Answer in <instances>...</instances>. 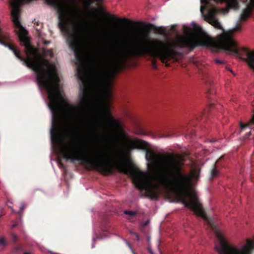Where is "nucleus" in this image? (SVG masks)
Here are the masks:
<instances>
[{
	"instance_id": "f257e3e1",
	"label": "nucleus",
	"mask_w": 254,
	"mask_h": 254,
	"mask_svg": "<svg viewBox=\"0 0 254 254\" xmlns=\"http://www.w3.org/2000/svg\"><path fill=\"white\" fill-rule=\"evenodd\" d=\"M12 7L11 16L14 27L18 30L21 36L20 40L25 47L27 58L21 56L20 52L9 43V34L0 28V44L11 50L14 55L23 62L24 65L32 69L37 75L36 80L38 85L48 92L52 118L60 110L59 99L61 98V92L59 85L60 78L56 72L55 67L52 66L48 61L41 58L38 52L29 42L26 37L27 31L22 26L20 21L19 6L24 3L33 0H9ZM49 5L57 8L59 18V26L67 35V42L69 48L73 52L75 58L81 61L80 37L78 32L79 28V18L77 10L67 9L71 0H46Z\"/></svg>"
},
{
	"instance_id": "f03ea898",
	"label": "nucleus",
	"mask_w": 254,
	"mask_h": 254,
	"mask_svg": "<svg viewBox=\"0 0 254 254\" xmlns=\"http://www.w3.org/2000/svg\"><path fill=\"white\" fill-rule=\"evenodd\" d=\"M126 140L127 143V149L128 153L134 149L146 151L145 158L149 162L150 167L153 170H157V174L153 178V180H150L143 172L138 169H131L122 154H118L116 157H113L107 150L98 149L93 155H84L83 144L80 141H75L74 140L61 142L60 149L61 153L66 160L79 161L89 170L97 171L103 175H108L113 174L114 169H116L120 173L130 175L136 187L141 191L144 190L146 197L153 199L149 196L147 189L141 186L140 177L143 176V178L151 184H160L158 178L161 171L160 168L162 158L164 155L169 153L163 155L160 163L158 164V155L153 151L148 149V144L146 141L140 139H130L128 138H127Z\"/></svg>"
},
{
	"instance_id": "7ed1b4c3",
	"label": "nucleus",
	"mask_w": 254,
	"mask_h": 254,
	"mask_svg": "<svg viewBox=\"0 0 254 254\" xmlns=\"http://www.w3.org/2000/svg\"><path fill=\"white\" fill-rule=\"evenodd\" d=\"M184 159L183 157L174 154L164 155L162 158L161 172L159 177L160 184L149 183L141 176V186L147 189L149 196L153 199H158L161 188H171L178 192L187 191L190 186L193 178L197 180L199 172L196 170L191 171V174L184 173L183 166Z\"/></svg>"
},
{
	"instance_id": "20e7f679",
	"label": "nucleus",
	"mask_w": 254,
	"mask_h": 254,
	"mask_svg": "<svg viewBox=\"0 0 254 254\" xmlns=\"http://www.w3.org/2000/svg\"><path fill=\"white\" fill-rule=\"evenodd\" d=\"M101 10H102V11H103V12H104V13L106 17L111 18L112 20L116 21L118 22L126 24H133L135 23L142 28V29L135 31L131 35V40L132 42H135V41H136L135 35H136V33H137V32L138 31H142V30H145V31H148L149 33H150L149 31L150 30H154L155 32V33H156L157 34H161L163 35H165L166 34L165 29L163 27H157L156 26L154 25V24H153L152 23H145L144 22H142V21L134 22L132 20H130L127 18H119L115 15H112V14L105 13L104 12L103 9H101Z\"/></svg>"
},
{
	"instance_id": "39448f33",
	"label": "nucleus",
	"mask_w": 254,
	"mask_h": 254,
	"mask_svg": "<svg viewBox=\"0 0 254 254\" xmlns=\"http://www.w3.org/2000/svg\"><path fill=\"white\" fill-rule=\"evenodd\" d=\"M102 113L106 117L108 126L114 128L112 132L113 135L116 137H120L124 135L125 132L122 124L112 116L110 113L109 105H107L105 110H103Z\"/></svg>"
},
{
	"instance_id": "423d86ee",
	"label": "nucleus",
	"mask_w": 254,
	"mask_h": 254,
	"mask_svg": "<svg viewBox=\"0 0 254 254\" xmlns=\"http://www.w3.org/2000/svg\"><path fill=\"white\" fill-rule=\"evenodd\" d=\"M212 0H200L202 4L205 5H208ZM216 2L226 3L228 8L225 9V10L228 11V9L232 8L234 9H238L239 8V4L238 0H214Z\"/></svg>"
},
{
	"instance_id": "0eeeda50",
	"label": "nucleus",
	"mask_w": 254,
	"mask_h": 254,
	"mask_svg": "<svg viewBox=\"0 0 254 254\" xmlns=\"http://www.w3.org/2000/svg\"><path fill=\"white\" fill-rule=\"evenodd\" d=\"M220 11H221V9L215 8V7L212 8L209 10V14L210 15L209 22L214 27H215L217 29H221L223 31V32H225V30L223 28L220 23L214 16V15L217 14Z\"/></svg>"
},
{
	"instance_id": "6e6552de",
	"label": "nucleus",
	"mask_w": 254,
	"mask_h": 254,
	"mask_svg": "<svg viewBox=\"0 0 254 254\" xmlns=\"http://www.w3.org/2000/svg\"><path fill=\"white\" fill-rule=\"evenodd\" d=\"M177 136L175 130L172 128H166L164 129L162 133H161L160 136L161 137H174Z\"/></svg>"
},
{
	"instance_id": "1a4fd4ad",
	"label": "nucleus",
	"mask_w": 254,
	"mask_h": 254,
	"mask_svg": "<svg viewBox=\"0 0 254 254\" xmlns=\"http://www.w3.org/2000/svg\"><path fill=\"white\" fill-rule=\"evenodd\" d=\"M252 8L249 7H248L243 9L242 13L240 15V20L243 21H246L247 18L250 16L252 13Z\"/></svg>"
},
{
	"instance_id": "9d476101",
	"label": "nucleus",
	"mask_w": 254,
	"mask_h": 254,
	"mask_svg": "<svg viewBox=\"0 0 254 254\" xmlns=\"http://www.w3.org/2000/svg\"><path fill=\"white\" fill-rule=\"evenodd\" d=\"M223 158V156H221L219 158V159L215 162L213 165V168L211 171V177L212 178L216 177L219 173L218 170L217 169V164Z\"/></svg>"
},
{
	"instance_id": "9b49d317",
	"label": "nucleus",
	"mask_w": 254,
	"mask_h": 254,
	"mask_svg": "<svg viewBox=\"0 0 254 254\" xmlns=\"http://www.w3.org/2000/svg\"><path fill=\"white\" fill-rule=\"evenodd\" d=\"M22 251V248L21 245L15 246L12 250L10 254H20Z\"/></svg>"
},
{
	"instance_id": "f8f14e48",
	"label": "nucleus",
	"mask_w": 254,
	"mask_h": 254,
	"mask_svg": "<svg viewBox=\"0 0 254 254\" xmlns=\"http://www.w3.org/2000/svg\"><path fill=\"white\" fill-rule=\"evenodd\" d=\"M33 23L34 25H35L37 27L36 28V30L38 32H40V30H41V28L42 26V24H41L39 21H36V19H34L33 21Z\"/></svg>"
},
{
	"instance_id": "ddd939ff",
	"label": "nucleus",
	"mask_w": 254,
	"mask_h": 254,
	"mask_svg": "<svg viewBox=\"0 0 254 254\" xmlns=\"http://www.w3.org/2000/svg\"><path fill=\"white\" fill-rule=\"evenodd\" d=\"M7 242L5 238L1 236L0 237V246H1L3 247V248H4L7 245Z\"/></svg>"
},
{
	"instance_id": "4468645a",
	"label": "nucleus",
	"mask_w": 254,
	"mask_h": 254,
	"mask_svg": "<svg viewBox=\"0 0 254 254\" xmlns=\"http://www.w3.org/2000/svg\"><path fill=\"white\" fill-rule=\"evenodd\" d=\"M124 213L127 215H128L131 216H134L136 215L135 211L126 210L124 211Z\"/></svg>"
},
{
	"instance_id": "2eb2a0df",
	"label": "nucleus",
	"mask_w": 254,
	"mask_h": 254,
	"mask_svg": "<svg viewBox=\"0 0 254 254\" xmlns=\"http://www.w3.org/2000/svg\"><path fill=\"white\" fill-rule=\"evenodd\" d=\"M11 237L12 241L14 243H16L17 240V237L15 234H11Z\"/></svg>"
},
{
	"instance_id": "dca6fc26",
	"label": "nucleus",
	"mask_w": 254,
	"mask_h": 254,
	"mask_svg": "<svg viewBox=\"0 0 254 254\" xmlns=\"http://www.w3.org/2000/svg\"><path fill=\"white\" fill-rule=\"evenodd\" d=\"M215 62L216 63L219 64H222L224 63V61H223L218 60V59L215 60Z\"/></svg>"
},
{
	"instance_id": "f3484780",
	"label": "nucleus",
	"mask_w": 254,
	"mask_h": 254,
	"mask_svg": "<svg viewBox=\"0 0 254 254\" xmlns=\"http://www.w3.org/2000/svg\"><path fill=\"white\" fill-rule=\"evenodd\" d=\"M25 206L24 205V204H21L20 207V211H22L24 208H25Z\"/></svg>"
},
{
	"instance_id": "a211bd4d",
	"label": "nucleus",
	"mask_w": 254,
	"mask_h": 254,
	"mask_svg": "<svg viewBox=\"0 0 254 254\" xmlns=\"http://www.w3.org/2000/svg\"><path fill=\"white\" fill-rule=\"evenodd\" d=\"M206 6H200V11L202 13L204 9H205Z\"/></svg>"
},
{
	"instance_id": "6ab92c4d",
	"label": "nucleus",
	"mask_w": 254,
	"mask_h": 254,
	"mask_svg": "<svg viewBox=\"0 0 254 254\" xmlns=\"http://www.w3.org/2000/svg\"><path fill=\"white\" fill-rule=\"evenodd\" d=\"M59 166L60 167H62V168H64V165L63 164V163H62L61 162H59Z\"/></svg>"
},
{
	"instance_id": "aec40b11",
	"label": "nucleus",
	"mask_w": 254,
	"mask_h": 254,
	"mask_svg": "<svg viewBox=\"0 0 254 254\" xmlns=\"http://www.w3.org/2000/svg\"><path fill=\"white\" fill-rule=\"evenodd\" d=\"M250 134H251V131H249V132L248 133L246 134L245 138H247L249 137V136L250 135Z\"/></svg>"
},
{
	"instance_id": "412c9836",
	"label": "nucleus",
	"mask_w": 254,
	"mask_h": 254,
	"mask_svg": "<svg viewBox=\"0 0 254 254\" xmlns=\"http://www.w3.org/2000/svg\"><path fill=\"white\" fill-rule=\"evenodd\" d=\"M214 106V104H211L209 106V110H210L211 108H212Z\"/></svg>"
},
{
	"instance_id": "4be33fe9",
	"label": "nucleus",
	"mask_w": 254,
	"mask_h": 254,
	"mask_svg": "<svg viewBox=\"0 0 254 254\" xmlns=\"http://www.w3.org/2000/svg\"><path fill=\"white\" fill-rule=\"evenodd\" d=\"M95 1L97 2L98 3H102V0H94Z\"/></svg>"
},
{
	"instance_id": "5701e85b",
	"label": "nucleus",
	"mask_w": 254,
	"mask_h": 254,
	"mask_svg": "<svg viewBox=\"0 0 254 254\" xmlns=\"http://www.w3.org/2000/svg\"><path fill=\"white\" fill-rule=\"evenodd\" d=\"M17 226V224L16 223H15V224H13L12 225V228H15L16 227V226Z\"/></svg>"
},
{
	"instance_id": "b1692460",
	"label": "nucleus",
	"mask_w": 254,
	"mask_h": 254,
	"mask_svg": "<svg viewBox=\"0 0 254 254\" xmlns=\"http://www.w3.org/2000/svg\"><path fill=\"white\" fill-rule=\"evenodd\" d=\"M55 137L56 138V139L57 140V139H59V137L58 136V135L57 134H55Z\"/></svg>"
},
{
	"instance_id": "393cba45",
	"label": "nucleus",
	"mask_w": 254,
	"mask_h": 254,
	"mask_svg": "<svg viewBox=\"0 0 254 254\" xmlns=\"http://www.w3.org/2000/svg\"><path fill=\"white\" fill-rule=\"evenodd\" d=\"M148 250L150 254H153V252H152V250H151L149 248H148Z\"/></svg>"
},
{
	"instance_id": "a878e982",
	"label": "nucleus",
	"mask_w": 254,
	"mask_h": 254,
	"mask_svg": "<svg viewBox=\"0 0 254 254\" xmlns=\"http://www.w3.org/2000/svg\"><path fill=\"white\" fill-rule=\"evenodd\" d=\"M96 11H97L96 10H95L94 11H91V12L92 13V14H95Z\"/></svg>"
},
{
	"instance_id": "bb28decb",
	"label": "nucleus",
	"mask_w": 254,
	"mask_h": 254,
	"mask_svg": "<svg viewBox=\"0 0 254 254\" xmlns=\"http://www.w3.org/2000/svg\"><path fill=\"white\" fill-rule=\"evenodd\" d=\"M23 254H31L30 252H25Z\"/></svg>"
},
{
	"instance_id": "cd10ccee",
	"label": "nucleus",
	"mask_w": 254,
	"mask_h": 254,
	"mask_svg": "<svg viewBox=\"0 0 254 254\" xmlns=\"http://www.w3.org/2000/svg\"><path fill=\"white\" fill-rule=\"evenodd\" d=\"M136 237L137 240H139V236H138V235L136 234Z\"/></svg>"
},
{
	"instance_id": "c85d7f7f",
	"label": "nucleus",
	"mask_w": 254,
	"mask_h": 254,
	"mask_svg": "<svg viewBox=\"0 0 254 254\" xmlns=\"http://www.w3.org/2000/svg\"><path fill=\"white\" fill-rule=\"evenodd\" d=\"M50 254H58L55 253H53V252H50Z\"/></svg>"
},
{
	"instance_id": "c756f323",
	"label": "nucleus",
	"mask_w": 254,
	"mask_h": 254,
	"mask_svg": "<svg viewBox=\"0 0 254 254\" xmlns=\"http://www.w3.org/2000/svg\"><path fill=\"white\" fill-rule=\"evenodd\" d=\"M227 69H228V70H230V71H231L232 72V71H231V69H230V68H228V67L227 68Z\"/></svg>"
},
{
	"instance_id": "7c9ffc66",
	"label": "nucleus",
	"mask_w": 254,
	"mask_h": 254,
	"mask_svg": "<svg viewBox=\"0 0 254 254\" xmlns=\"http://www.w3.org/2000/svg\"><path fill=\"white\" fill-rule=\"evenodd\" d=\"M90 4H91V2L88 3V5L89 6L90 5Z\"/></svg>"
},
{
	"instance_id": "2f4dec72",
	"label": "nucleus",
	"mask_w": 254,
	"mask_h": 254,
	"mask_svg": "<svg viewBox=\"0 0 254 254\" xmlns=\"http://www.w3.org/2000/svg\"><path fill=\"white\" fill-rule=\"evenodd\" d=\"M11 209H12V212L15 213V212L14 211L13 209L12 208H11Z\"/></svg>"
},
{
	"instance_id": "473e14b6",
	"label": "nucleus",
	"mask_w": 254,
	"mask_h": 254,
	"mask_svg": "<svg viewBox=\"0 0 254 254\" xmlns=\"http://www.w3.org/2000/svg\"><path fill=\"white\" fill-rule=\"evenodd\" d=\"M1 217V215H0V217Z\"/></svg>"
}]
</instances>
